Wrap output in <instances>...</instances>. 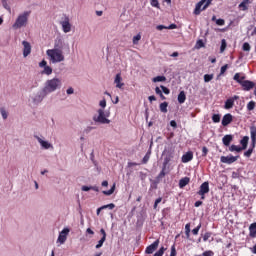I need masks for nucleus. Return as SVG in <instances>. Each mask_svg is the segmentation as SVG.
Segmentation results:
<instances>
[{
    "label": "nucleus",
    "mask_w": 256,
    "mask_h": 256,
    "mask_svg": "<svg viewBox=\"0 0 256 256\" xmlns=\"http://www.w3.org/2000/svg\"><path fill=\"white\" fill-rule=\"evenodd\" d=\"M163 155L164 160L162 163V170L156 177V181H160L161 179H163V177H165V175H169L171 173V162H175V159H178L175 158V151L165 150L163 152Z\"/></svg>",
    "instance_id": "f257e3e1"
},
{
    "label": "nucleus",
    "mask_w": 256,
    "mask_h": 256,
    "mask_svg": "<svg viewBox=\"0 0 256 256\" xmlns=\"http://www.w3.org/2000/svg\"><path fill=\"white\" fill-rule=\"evenodd\" d=\"M57 44H55L54 49H48L46 51V55L49 57L51 63H61V61H65V56L63 55V50L57 48Z\"/></svg>",
    "instance_id": "f03ea898"
},
{
    "label": "nucleus",
    "mask_w": 256,
    "mask_h": 256,
    "mask_svg": "<svg viewBox=\"0 0 256 256\" xmlns=\"http://www.w3.org/2000/svg\"><path fill=\"white\" fill-rule=\"evenodd\" d=\"M61 87V80L59 78H53L46 81L45 87L43 89L44 93H53Z\"/></svg>",
    "instance_id": "7ed1b4c3"
},
{
    "label": "nucleus",
    "mask_w": 256,
    "mask_h": 256,
    "mask_svg": "<svg viewBox=\"0 0 256 256\" xmlns=\"http://www.w3.org/2000/svg\"><path fill=\"white\" fill-rule=\"evenodd\" d=\"M29 15H31V11H25L23 14H20L13 24V29H21V27H25L27 21H29Z\"/></svg>",
    "instance_id": "20e7f679"
},
{
    "label": "nucleus",
    "mask_w": 256,
    "mask_h": 256,
    "mask_svg": "<svg viewBox=\"0 0 256 256\" xmlns=\"http://www.w3.org/2000/svg\"><path fill=\"white\" fill-rule=\"evenodd\" d=\"M250 137L252 141V148H249L246 152H244V157H251L253 155V149H255L256 145V126H250Z\"/></svg>",
    "instance_id": "39448f33"
},
{
    "label": "nucleus",
    "mask_w": 256,
    "mask_h": 256,
    "mask_svg": "<svg viewBox=\"0 0 256 256\" xmlns=\"http://www.w3.org/2000/svg\"><path fill=\"white\" fill-rule=\"evenodd\" d=\"M93 121H95V123H101V125H109V123H111V120L107 118L105 110L103 109H98V116H93Z\"/></svg>",
    "instance_id": "423d86ee"
},
{
    "label": "nucleus",
    "mask_w": 256,
    "mask_h": 256,
    "mask_svg": "<svg viewBox=\"0 0 256 256\" xmlns=\"http://www.w3.org/2000/svg\"><path fill=\"white\" fill-rule=\"evenodd\" d=\"M212 2L213 0H201L198 2L194 9V15H201V11H205V9H207Z\"/></svg>",
    "instance_id": "0eeeda50"
},
{
    "label": "nucleus",
    "mask_w": 256,
    "mask_h": 256,
    "mask_svg": "<svg viewBox=\"0 0 256 256\" xmlns=\"http://www.w3.org/2000/svg\"><path fill=\"white\" fill-rule=\"evenodd\" d=\"M238 159H239V156H233V155L220 157L221 163H226V165H231L235 163V161H237Z\"/></svg>",
    "instance_id": "6e6552de"
},
{
    "label": "nucleus",
    "mask_w": 256,
    "mask_h": 256,
    "mask_svg": "<svg viewBox=\"0 0 256 256\" xmlns=\"http://www.w3.org/2000/svg\"><path fill=\"white\" fill-rule=\"evenodd\" d=\"M157 247H159V239L155 240L152 244H150L146 250L145 253L146 255H151L157 251Z\"/></svg>",
    "instance_id": "1a4fd4ad"
},
{
    "label": "nucleus",
    "mask_w": 256,
    "mask_h": 256,
    "mask_svg": "<svg viewBox=\"0 0 256 256\" xmlns=\"http://www.w3.org/2000/svg\"><path fill=\"white\" fill-rule=\"evenodd\" d=\"M240 85L243 91H251V89H254L255 87V82L251 80H244Z\"/></svg>",
    "instance_id": "9d476101"
},
{
    "label": "nucleus",
    "mask_w": 256,
    "mask_h": 256,
    "mask_svg": "<svg viewBox=\"0 0 256 256\" xmlns=\"http://www.w3.org/2000/svg\"><path fill=\"white\" fill-rule=\"evenodd\" d=\"M238 99H239L238 95H234L233 97L227 99L225 101L224 108L225 109H233V106L235 105V101H237Z\"/></svg>",
    "instance_id": "9b49d317"
},
{
    "label": "nucleus",
    "mask_w": 256,
    "mask_h": 256,
    "mask_svg": "<svg viewBox=\"0 0 256 256\" xmlns=\"http://www.w3.org/2000/svg\"><path fill=\"white\" fill-rule=\"evenodd\" d=\"M62 26V31L65 33H71V23L69 22V17H66L64 21L60 22Z\"/></svg>",
    "instance_id": "f8f14e48"
},
{
    "label": "nucleus",
    "mask_w": 256,
    "mask_h": 256,
    "mask_svg": "<svg viewBox=\"0 0 256 256\" xmlns=\"http://www.w3.org/2000/svg\"><path fill=\"white\" fill-rule=\"evenodd\" d=\"M67 235H69V228H64L58 236L59 243H65L67 241Z\"/></svg>",
    "instance_id": "ddd939ff"
},
{
    "label": "nucleus",
    "mask_w": 256,
    "mask_h": 256,
    "mask_svg": "<svg viewBox=\"0 0 256 256\" xmlns=\"http://www.w3.org/2000/svg\"><path fill=\"white\" fill-rule=\"evenodd\" d=\"M23 45V57H29L31 55V44L27 41L22 42Z\"/></svg>",
    "instance_id": "4468645a"
},
{
    "label": "nucleus",
    "mask_w": 256,
    "mask_h": 256,
    "mask_svg": "<svg viewBox=\"0 0 256 256\" xmlns=\"http://www.w3.org/2000/svg\"><path fill=\"white\" fill-rule=\"evenodd\" d=\"M233 123V115L231 113L225 114L222 118L223 127H227V125H231Z\"/></svg>",
    "instance_id": "2eb2a0df"
},
{
    "label": "nucleus",
    "mask_w": 256,
    "mask_h": 256,
    "mask_svg": "<svg viewBox=\"0 0 256 256\" xmlns=\"http://www.w3.org/2000/svg\"><path fill=\"white\" fill-rule=\"evenodd\" d=\"M197 193L198 195H207L209 193V182L202 183Z\"/></svg>",
    "instance_id": "dca6fc26"
},
{
    "label": "nucleus",
    "mask_w": 256,
    "mask_h": 256,
    "mask_svg": "<svg viewBox=\"0 0 256 256\" xmlns=\"http://www.w3.org/2000/svg\"><path fill=\"white\" fill-rule=\"evenodd\" d=\"M122 80L123 78H121V74L120 73L116 74L114 83L116 84V87L118 89H123V86L125 85V83L121 82Z\"/></svg>",
    "instance_id": "f3484780"
},
{
    "label": "nucleus",
    "mask_w": 256,
    "mask_h": 256,
    "mask_svg": "<svg viewBox=\"0 0 256 256\" xmlns=\"http://www.w3.org/2000/svg\"><path fill=\"white\" fill-rule=\"evenodd\" d=\"M232 141H233V135L231 134H227L222 138V142H223V145H225V147H229Z\"/></svg>",
    "instance_id": "a211bd4d"
},
{
    "label": "nucleus",
    "mask_w": 256,
    "mask_h": 256,
    "mask_svg": "<svg viewBox=\"0 0 256 256\" xmlns=\"http://www.w3.org/2000/svg\"><path fill=\"white\" fill-rule=\"evenodd\" d=\"M191 181V178L189 177H184L182 179L179 180V187L180 189H184L185 187H187V185H189Z\"/></svg>",
    "instance_id": "6ab92c4d"
},
{
    "label": "nucleus",
    "mask_w": 256,
    "mask_h": 256,
    "mask_svg": "<svg viewBox=\"0 0 256 256\" xmlns=\"http://www.w3.org/2000/svg\"><path fill=\"white\" fill-rule=\"evenodd\" d=\"M240 148L242 151H245V149H247V145H249V136H244L241 140H240Z\"/></svg>",
    "instance_id": "aec40b11"
},
{
    "label": "nucleus",
    "mask_w": 256,
    "mask_h": 256,
    "mask_svg": "<svg viewBox=\"0 0 256 256\" xmlns=\"http://www.w3.org/2000/svg\"><path fill=\"white\" fill-rule=\"evenodd\" d=\"M38 143H40L41 147H43V149H51V147H53L51 145V143L44 141L43 139L39 138L38 136L36 137Z\"/></svg>",
    "instance_id": "412c9836"
},
{
    "label": "nucleus",
    "mask_w": 256,
    "mask_h": 256,
    "mask_svg": "<svg viewBox=\"0 0 256 256\" xmlns=\"http://www.w3.org/2000/svg\"><path fill=\"white\" fill-rule=\"evenodd\" d=\"M189 161H193V153L191 151L182 156V163H189Z\"/></svg>",
    "instance_id": "4be33fe9"
},
{
    "label": "nucleus",
    "mask_w": 256,
    "mask_h": 256,
    "mask_svg": "<svg viewBox=\"0 0 256 256\" xmlns=\"http://www.w3.org/2000/svg\"><path fill=\"white\" fill-rule=\"evenodd\" d=\"M249 236L252 239H255V237H256V222L250 224V226H249Z\"/></svg>",
    "instance_id": "5701e85b"
},
{
    "label": "nucleus",
    "mask_w": 256,
    "mask_h": 256,
    "mask_svg": "<svg viewBox=\"0 0 256 256\" xmlns=\"http://www.w3.org/2000/svg\"><path fill=\"white\" fill-rule=\"evenodd\" d=\"M186 100H187V95H185V91H181L178 94V103H180V105H183V103H185Z\"/></svg>",
    "instance_id": "b1692460"
},
{
    "label": "nucleus",
    "mask_w": 256,
    "mask_h": 256,
    "mask_svg": "<svg viewBox=\"0 0 256 256\" xmlns=\"http://www.w3.org/2000/svg\"><path fill=\"white\" fill-rule=\"evenodd\" d=\"M114 207H115V204H113V203H110V204H108V205L101 206L100 208L97 209V215H99V213H101V211H103V209H110V210H113Z\"/></svg>",
    "instance_id": "393cba45"
},
{
    "label": "nucleus",
    "mask_w": 256,
    "mask_h": 256,
    "mask_svg": "<svg viewBox=\"0 0 256 256\" xmlns=\"http://www.w3.org/2000/svg\"><path fill=\"white\" fill-rule=\"evenodd\" d=\"M234 81H236V83H239V85H241L245 81V76L241 77V74L236 73L234 75Z\"/></svg>",
    "instance_id": "a878e982"
},
{
    "label": "nucleus",
    "mask_w": 256,
    "mask_h": 256,
    "mask_svg": "<svg viewBox=\"0 0 256 256\" xmlns=\"http://www.w3.org/2000/svg\"><path fill=\"white\" fill-rule=\"evenodd\" d=\"M247 5H249V0H243V1L239 4L238 8H239L241 11H247V9H248Z\"/></svg>",
    "instance_id": "bb28decb"
},
{
    "label": "nucleus",
    "mask_w": 256,
    "mask_h": 256,
    "mask_svg": "<svg viewBox=\"0 0 256 256\" xmlns=\"http://www.w3.org/2000/svg\"><path fill=\"white\" fill-rule=\"evenodd\" d=\"M229 151H231V153H234V151H236V153H241V151H243V150L241 149V146H237L235 144H232L229 147Z\"/></svg>",
    "instance_id": "cd10ccee"
},
{
    "label": "nucleus",
    "mask_w": 256,
    "mask_h": 256,
    "mask_svg": "<svg viewBox=\"0 0 256 256\" xmlns=\"http://www.w3.org/2000/svg\"><path fill=\"white\" fill-rule=\"evenodd\" d=\"M163 81H167V78L165 76H156L153 78L154 83H161Z\"/></svg>",
    "instance_id": "c85d7f7f"
},
{
    "label": "nucleus",
    "mask_w": 256,
    "mask_h": 256,
    "mask_svg": "<svg viewBox=\"0 0 256 256\" xmlns=\"http://www.w3.org/2000/svg\"><path fill=\"white\" fill-rule=\"evenodd\" d=\"M167 107H169V103L163 102L160 104L161 113H167Z\"/></svg>",
    "instance_id": "c756f323"
},
{
    "label": "nucleus",
    "mask_w": 256,
    "mask_h": 256,
    "mask_svg": "<svg viewBox=\"0 0 256 256\" xmlns=\"http://www.w3.org/2000/svg\"><path fill=\"white\" fill-rule=\"evenodd\" d=\"M51 73H53V68H51L50 66H45L44 70L42 71V74L51 75Z\"/></svg>",
    "instance_id": "7c9ffc66"
},
{
    "label": "nucleus",
    "mask_w": 256,
    "mask_h": 256,
    "mask_svg": "<svg viewBox=\"0 0 256 256\" xmlns=\"http://www.w3.org/2000/svg\"><path fill=\"white\" fill-rule=\"evenodd\" d=\"M213 77H215V75H213V74H205L204 75V82L205 83H209L210 81H213Z\"/></svg>",
    "instance_id": "2f4dec72"
},
{
    "label": "nucleus",
    "mask_w": 256,
    "mask_h": 256,
    "mask_svg": "<svg viewBox=\"0 0 256 256\" xmlns=\"http://www.w3.org/2000/svg\"><path fill=\"white\" fill-rule=\"evenodd\" d=\"M227 49V41L225 39L221 40L220 53H223Z\"/></svg>",
    "instance_id": "473e14b6"
},
{
    "label": "nucleus",
    "mask_w": 256,
    "mask_h": 256,
    "mask_svg": "<svg viewBox=\"0 0 256 256\" xmlns=\"http://www.w3.org/2000/svg\"><path fill=\"white\" fill-rule=\"evenodd\" d=\"M150 158H151V152H147L146 155L142 159L143 165H146V163H149Z\"/></svg>",
    "instance_id": "72a5a7b5"
},
{
    "label": "nucleus",
    "mask_w": 256,
    "mask_h": 256,
    "mask_svg": "<svg viewBox=\"0 0 256 256\" xmlns=\"http://www.w3.org/2000/svg\"><path fill=\"white\" fill-rule=\"evenodd\" d=\"M165 251H167V248L162 246L153 256H163Z\"/></svg>",
    "instance_id": "f704fd0d"
},
{
    "label": "nucleus",
    "mask_w": 256,
    "mask_h": 256,
    "mask_svg": "<svg viewBox=\"0 0 256 256\" xmlns=\"http://www.w3.org/2000/svg\"><path fill=\"white\" fill-rule=\"evenodd\" d=\"M102 193H103V195H108V196L113 195V193H115V184L112 185L110 190L103 191Z\"/></svg>",
    "instance_id": "c9c22d12"
},
{
    "label": "nucleus",
    "mask_w": 256,
    "mask_h": 256,
    "mask_svg": "<svg viewBox=\"0 0 256 256\" xmlns=\"http://www.w3.org/2000/svg\"><path fill=\"white\" fill-rule=\"evenodd\" d=\"M150 5L155 7L156 9H161V5H159V0H150Z\"/></svg>",
    "instance_id": "e433bc0d"
},
{
    "label": "nucleus",
    "mask_w": 256,
    "mask_h": 256,
    "mask_svg": "<svg viewBox=\"0 0 256 256\" xmlns=\"http://www.w3.org/2000/svg\"><path fill=\"white\" fill-rule=\"evenodd\" d=\"M212 121H213V123H219L221 121V115L213 114Z\"/></svg>",
    "instance_id": "4c0bfd02"
},
{
    "label": "nucleus",
    "mask_w": 256,
    "mask_h": 256,
    "mask_svg": "<svg viewBox=\"0 0 256 256\" xmlns=\"http://www.w3.org/2000/svg\"><path fill=\"white\" fill-rule=\"evenodd\" d=\"M255 105H256L255 101L248 102L247 104L248 111H253V109H255Z\"/></svg>",
    "instance_id": "58836bf2"
},
{
    "label": "nucleus",
    "mask_w": 256,
    "mask_h": 256,
    "mask_svg": "<svg viewBox=\"0 0 256 256\" xmlns=\"http://www.w3.org/2000/svg\"><path fill=\"white\" fill-rule=\"evenodd\" d=\"M105 241H107V239L101 238V239L98 241V243H97V245L95 246V248H96V249H101V247H103V243H105Z\"/></svg>",
    "instance_id": "ea45409f"
},
{
    "label": "nucleus",
    "mask_w": 256,
    "mask_h": 256,
    "mask_svg": "<svg viewBox=\"0 0 256 256\" xmlns=\"http://www.w3.org/2000/svg\"><path fill=\"white\" fill-rule=\"evenodd\" d=\"M141 41V34H137L136 36L133 37V44L137 45Z\"/></svg>",
    "instance_id": "a19ab883"
},
{
    "label": "nucleus",
    "mask_w": 256,
    "mask_h": 256,
    "mask_svg": "<svg viewBox=\"0 0 256 256\" xmlns=\"http://www.w3.org/2000/svg\"><path fill=\"white\" fill-rule=\"evenodd\" d=\"M243 51H251V45L248 42H245L242 46Z\"/></svg>",
    "instance_id": "79ce46f5"
},
{
    "label": "nucleus",
    "mask_w": 256,
    "mask_h": 256,
    "mask_svg": "<svg viewBox=\"0 0 256 256\" xmlns=\"http://www.w3.org/2000/svg\"><path fill=\"white\" fill-rule=\"evenodd\" d=\"M200 229H201V223H199L198 226L192 230L193 235H199Z\"/></svg>",
    "instance_id": "37998d69"
},
{
    "label": "nucleus",
    "mask_w": 256,
    "mask_h": 256,
    "mask_svg": "<svg viewBox=\"0 0 256 256\" xmlns=\"http://www.w3.org/2000/svg\"><path fill=\"white\" fill-rule=\"evenodd\" d=\"M170 256H177V249L175 248V244L171 246Z\"/></svg>",
    "instance_id": "c03bdc74"
},
{
    "label": "nucleus",
    "mask_w": 256,
    "mask_h": 256,
    "mask_svg": "<svg viewBox=\"0 0 256 256\" xmlns=\"http://www.w3.org/2000/svg\"><path fill=\"white\" fill-rule=\"evenodd\" d=\"M209 153V149L206 146L202 147V157H207V154Z\"/></svg>",
    "instance_id": "a18cd8bd"
},
{
    "label": "nucleus",
    "mask_w": 256,
    "mask_h": 256,
    "mask_svg": "<svg viewBox=\"0 0 256 256\" xmlns=\"http://www.w3.org/2000/svg\"><path fill=\"white\" fill-rule=\"evenodd\" d=\"M227 69H229V65H224L221 67L220 69V75H224V73L227 71Z\"/></svg>",
    "instance_id": "49530a36"
},
{
    "label": "nucleus",
    "mask_w": 256,
    "mask_h": 256,
    "mask_svg": "<svg viewBox=\"0 0 256 256\" xmlns=\"http://www.w3.org/2000/svg\"><path fill=\"white\" fill-rule=\"evenodd\" d=\"M212 233L211 232H206L203 236V241H209Z\"/></svg>",
    "instance_id": "de8ad7c7"
},
{
    "label": "nucleus",
    "mask_w": 256,
    "mask_h": 256,
    "mask_svg": "<svg viewBox=\"0 0 256 256\" xmlns=\"http://www.w3.org/2000/svg\"><path fill=\"white\" fill-rule=\"evenodd\" d=\"M160 87L165 95H169V93H171V90H169V88L165 86H160Z\"/></svg>",
    "instance_id": "09e8293b"
},
{
    "label": "nucleus",
    "mask_w": 256,
    "mask_h": 256,
    "mask_svg": "<svg viewBox=\"0 0 256 256\" xmlns=\"http://www.w3.org/2000/svg\"><path fill=\"white\" fill-rule=\"evenodd\" d=\"M216 25H219V26L225 25V20H223V19H221V18L217 19V20H216Z\"/></svg>",
    "instance_id": "8fccbe9b"
},
{
    "label": "nucleus",
    "mask_w": 256,
    "mask_h": 256,
    "mask_svg": "<svg viewBox=\"0 0 256 256\" xmlns=\"http://www.w3.org/2000/svg\"><path fill=\"white\" fill-rule=\"evenodd\" d=\"M100 107H102V109H105L107 107V101L105 99L100 101Z\"/></svg>",
    "instance_id": "3c124183"
},
{
    "label": "nucleus",
    "mask_w": 256,
    "mask_h": 256,
    "mask_svg": "<svg viewBox=\"0 0 256 256\" xmlns=\"http://www.w3.org/2000/svg\"><path fill=\"white\" fill-rule=\"evenodd\" d=\"M0 113L3 117V119H7L8 115H7V111H5V109H1Z\"/></svg>",
    "instance_id": "603ef678"
},
{
    "label": "nucleus",
    "mask_w": 256,
    "mask_h": 256,
    "mask_svg": "<svg viewBox=\"0 0 256 256\" xmlns=\"http://www.w3.org/2000/svg\"><path fill=\"white\" fill-rule=\"evenodd\" d=\"M185 232L186 233H191V224L190 223L185 225Z\"/></svg>",
    "instance_id": "864d4df0"
},
{
    "label": "nucleus",
    "mask_w": 256,
    "mask_h": 256,
    "mask_svg": "<svg viewBox=\"0 0 256 256\" xmlns=\"http://www.w3.org/2000/svg\"><path fill=\"white\" fill-rule=\"evenodd\" d=\"M100 233H101V235H102V238H104V239H107V233L105 232V229H101L100 230Z\"/></svg>",
    "instance_id": "5fc2aeb1"
},
{
    "label": "nucleus",
    "mask_w": 256,
    "mask_h": 256,
    "mask_svg": "<svg viewBox=\"0 0 256 256\" xmlns=\"http://www.w3.org/2000/svg\"><path fill=\"white\" fill-rule=\"evenodd\" d=\"M170 125L171 127H173L174 129H177V122L175 120L170 121Z\"/></svg>",
    "instance_id": "6e6d98bb"
},
{
    "label": "nucleus",
    "mask_w": 256,
    "mask_h": 256,
    "mask_svg": "<svg viewBox=\"0 0 256 256\" xmlns=\"http://www.w3.org/2000/svg\"><path fill=\"white\" fill-rule=\"evenodd\" d=\"M39 67H47V61L42 60V61L39 63Z\"/></svg>",
    "instance_id": "4d7b16f0"
},
{
    "label": "nucleus",
    "mask_w": 256,
    "mask_h": 256,
    "mask_svg": "<svg viewBox=\"0 0 256 256\" xmlns=\"http://www.w3.org/2000/svg\"><path fill=\"white\" fill-rule=\"evenodd\" d=\"M156 29H157L158 31H163V29H167V27L164 26V25H158V26L156 27Z\"/></svg>",
    "instance_id": "13d9d810"
},
{
    "label": "nucleus",
    "mask_w": 256,
    "mask_h": 256,
    "mask_svg": "<svg viewBox=\"0 0 256 256\" xmlns=\"http://www.w3.org/2000/svg\"><path fill=\"white\" fill-rule=\"evenodd\" d=\"M66 93H67V95H73V93H74V90H73V88H68L67 90H66Z\"/></svg>",
    "instance_id": "bf43d9fd"
},
{
    "label": "nucleus",
    "mask_w": 256,
    "mask_h": 256,
    "mask_svg": "<svg viewBox=\"0 0 256 256\" xmlns=\"http://www.w3.org/2000/svg\"><path fill=\"white\" fill-rule=\"evenodd\" d=\"M86 233H88V235H95V232L91 228H87Z\"/></svg>",
    "instance_id": "052dcab7"
},
{
    "label": "nucleus",
    "mask_w": 256,
    "mask_h": 256,
    "mask_svg": "<svg viewBox=\"0 0 256 256\" xmlns=\"http://www.w3.org/2000/svg\"><path fill=\"white\" fill-rule=\"evenodd\" d=\"M201 205H203V201H196V202L194 203V206H195V207H201Z\"/></svg>",
    "instance_id": "680f3d73"
},
{
    "label": "nucleus",
    "mask_w": 256,
    "mask_h": 256,
    "mask_svg": "<svg viewBox=\"0 0 256 256\" xmlns=\"http://www.w3.org/2000/svg\"><path fill=\"white\" fill-rule=\"evenodd\" d=\"M148 100L150 101V103H153V101H157V98L155 96H149Z\"/></svg>",
    "instance_id": "e2e57ef3"
},
{
    "label": "nucleus",
    "mask_w": 256,
    "mask_h": 256,
    "mask_svg": "<svg viewBox=\"0 0 256 256\" xmlns=\"http://www.w3.org/2000/svg\"><path fill=\"white\" fill-rule=\"evenodd\" d=\"M155 93H156V95H161L163 92L161 91V89L159 87H156Z\"/></svg>",
    "instance_id": "0e129e2a"
},
{
    "label": "nucleus",
    "mask_w": 256,
    "mask_h": 256,
    "mask_svg": "<svg viewBox=\"0 0 256 256\" xmlns=\"http://www.w3.org/2000/svg\"><path fill=\"white\" fill-rule=\"evenodd\" d=\"M82 191H91V186H82Z\"/></svg>",
    "instance_id": "69168bd1"
},
{
    "label": "nucleus",
    "mask_w": 256,
    "mask_h": 256,
    "mask_svg": "<svg viewBox=\"0 0 256 256\" xmlns=\"http://www.w3.org/2000/svg\"><path fill=\"white\" fill-rule=\"evenodd\" d=\"M167 29H177V24H171L167 27Z\"/></svg>",
    "instance_id": "338daca9"
},
{
    "label": "nucleus",
    "mask_w": 256,
    "mask_h": 256,
    "mask_svg": "<svg viewBox=\"0 0 256 256\" xmlns=\"http://www.w3.org/2000/svg\"><path fill=\"white\" fill-rule=\"evenodd\" d=\"M250 251H252V253L256 255V244L252 248H250Z\"/></svg>",
    "instance_id": "774afa93"
}]
</instances>
